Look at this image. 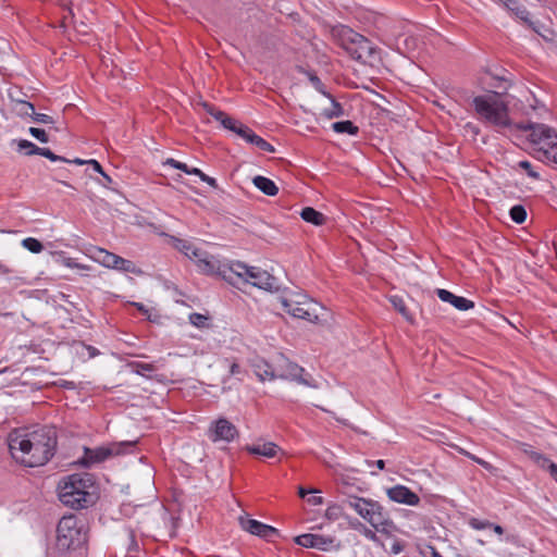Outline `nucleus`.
Returning <instances> with one entry per match:
<instances>
[{"label":"nucleus","mask_w":557,"mask_h":557,"mask_svg":"<svg viewBox=\"0 0 557 557\" xmlns=\"http://www.w3.org/2000/svg\"><path fill=\"white\" fill-rule=\"evenodd\" d=\"M12 457L25 467L35 468L46 465L55 454L58 435L52 425L38 426L35 430H13L8 437Z\"/></svg>","instance_id":"1"},{"label":"nucleus","mask_w":557,"mask_h":557,"mask_svg":"<svg viewBox=\"0 0 557 557\" xmlns=\"http://www.w3.org/2000/svg\"><path fill=\"white\" fill-rule=\"evenodd\" d=\"M98 486L90 473H73L59 484V499L72 509H84L98 500Z\"/></svg>","instance_id":"2"},{"label":"nucleus","mask_w":557,"mask_h":557,"mask_svg":"<svg viewBox=\"0 0 557 557\" xmlns=\"http://www.w3.org/2000/svg\"><path fill=\"white\" fill-rule=\"evenodd\" d=\"M219 273L225 282L238 289L247 284L267 292H276L280 288L278 280L268 271L258 267H249L242 261L225 263L219 268Z\"/></svg>","instance_id":"3"},{"label":"nucleus","mask_w":557,"mask_h":557,"mask_svg":"<svg viewBox=\"0 0 557 557\" xmlns=\"http://www.w3.org/2000/svg\"><path fill=\"white\" fill-rule=\"evenodd\" d=\"M474 111L480 120L493 125L497 132L508 129L512 132L508 104L502 99V92L491 91L472 99Z\"/></svg>","instance_id":"4"},{"label":"nucleus","mask_w":557,"mask_h":557,"mask_svg":"<svg viewBox=\"0 0 557 557\" xmlns=\"http://www.w3.org/2000/svg\"><path fill=\"white\" fill-rule=\"evenodd\" d=\"M331 35L336 42L356 61L364 62L366 59L376 54L377 49L363 35L343 24L332 26Z\"/></svg>","instance_id":"5"},{"label":"nucleus","mask_w":557,"mask_h":557,"mask_svg":"<svg viewBox=\"0 0 557 557\" xmlns=\"http://www.w3.org/2000/svg\"><path fill=\"white\" fill-rule=\"evenodd\" d=\"M87 530L85 523L75 516H64L57 528V547L60 550H79V555L86 552Z\"/></svg>","instance_id":"6"},{"label":"nucleus","mask_w":557,"mask_h":557,"mask_svg":"<svg viewBox=\"0 0 557 557\" xmlns=\"http://www.w3.org/2000/svg\"><path fill=\"white\" fill-rule=\"evenodd\" d=\"M529 133V139L533 145L540 146L544 157L557 164V133L549 126L539 123H517L512 125V132Z\"/></svg>","instance_id":"7"},{"label":"nucleus","mask_w":557,"mask_h":557,"mask_svg":"<svg viewBox=\"0 0 557 557\" xmlns=\"http://www.w3.org/2000/svg\"><path fill=\"white\" fill-rule=\"evenodd\" d=\"M135 447L136 441H123L96 448L84 447V456L79 459V463L89 468L95 463L107 460L111 456L132 454Z\"/></svg>","instance_id":"8"},{"label":"nucleus","mask_w":557,"mask_h":557,"mask_svg":"<svg viewBox=\"0 0 557 557\" xmlns=\"http://www.w3.org/2000/svg\"><path fill=\"white\" fill-rule=\"evenodd\" d=\"M275 379L296 382L311 388H319L317 381L302 367L290 361L283 354H278L275 357Z\"/></svg>","instance_id":"9"},{"label":"nucleus","mask_w":557,"mask_h":557,"mask_svg":"<svg viewBox=\"0 0 557 557\" xmlns=\"http://www.w3.org/2000/svg\"><path fill=\"white\" fill-rule=\"evenodd\" d=\"M367 506L361 518L371 524L376 531L385 533L394 528L388 511L376 500Z\"/></svg>","instance_id":"10"},{"label":"nucleus","mask_w":557,"mask_h":557,"mask_svg":"<svg viewBox=\"0 0 557 557\" xmlns=\"http://www.w3.org/2000/svg\"><path fill=\"white\" fill-rule=\"evenodd\" d=\"M212 443H231L239 436L237 428L226 418L220 417L210 423L207 432Z\"/></svg>","instance_id":"11"},{"label":"nucleus","mask_w":557,"mask_h":557,"mask_svg":"<svg viewBox=\"0 0 557 557\" xmlns=\"http://www.w3.org/2000/svg\"><path fill=\"white\" fill-rule=\"evenodd\" d=\"M295 543L306 548H315L326 552L333 547L335 539L321 534L305 533L295 537Z\"/></svg>","instance_id":"12"},{"label":"nucleus","mask_w":557,"mask_h":557,"mask_svg":"<svg viewBox=\"0 0 557 557\" xmlns=\"http://www.w3.org/2000/svg\"><path fill=\"white\" fill-rule=\"evenodd\" d=\"M239 524L245 531L249 532L250 534L260 536L265 540H270L274 535L278 534V531L274 527L262 523L255 519L239 517Z\"/></svg>","instance_id":"13"},{"label":"nucleus","mask_w":557,"mask_h":557,"mask_svg":"<svg viewBox=\"0 0 557 557\" xmlns=\"http://www.w3.org/2000/svg\"><path fill=\"white\" fill-rule=\"evenodd\" d=\"M386 494L387 497L394 503L408 506H418L420 504L419 495L411 491L409 487L401 484H397L387 488Z\"/></svg>","instance_id":"14"},{"label":"nucleus","mask_w":557,"mask_h":557,"mask_svg":"<svg viewBox=\"0 0 557 557\" xmlns=\"http://www.w3.org/2000/svg\"><path fill=\"white\" fill-rule=\"evenodd\" d=\"M201 106L206 110L207 113H209L214 120L219 121L222 126L233 133H237L238 126L242 125V122L231 117L225 112L216 109L212 104L208 102H202Z\"/></svg>","instance_id":"15"},{"label":"nucleus","mask_w":557,"mask_h":557,"mask_svg":"<svg viewBox=\"0 0 557 557\" xmlns=\"http://www.w3.org/2000/svg\"><path fill=\"white\" fill-rule=\"evenodd\" d=\"M436 295L442 301L450 304L460 311H467L474 307V302L472 300L462 296H457L444 288H437Z\"/></svg>","instance_id":"16"},{"label":"nucleus","mask_w":557,"mask_h":557,"mask_svg":"<svg viewBox=\"0 0 557 557\" xmlns=\"http://www.w3.org/2000/svg\"><path fill=\"white\" fill-rule=\"evenodd\" d=\"M282 305L285 311L294 318L304 319L307 321H313L318 319V317L310 312L309 308L306 307V304L294 302L289 299L283 298Z\"/></svg>","instance_id":"17"},{"label":"nucleus","mask_w":557,"mask_h":557,"mask_svg":"<svg viewBox=\"0 0 557 557\" xmlns=\"http://www.w3.org/2000/svg\"><path fill=\"white\" fill-rule=\"evenodd\" d=\"M246 450L251 455H258V456H262L265 458H273L277 455V453L281 450V448L272 442H265V443L247 445Z\"/></svg>","instance_id":"18"},{"label":"nucleus","mask_w":557,"mask_h":557,"mask_svg":"<svg viewBox=\"0 0 557 557\" xmlns=\"http://www.w3.org/2000/svg\"><path fill=\"white\" fill-rule=\"evenodd\" d=\"M202 255L203 256H201L200 258L195 259V263L198 267L199 271L205 274H214L215 273L219 276H221V274L219 273V268L223 267L224 264L218 265L216 261L213 259V257L205 250H202Z\"/></svg>","instance_id":"19"},{"label":"nucleus","mask_w":557,"mask_h":557,"mask_svg":"<svg viewBox=\"0 0 557 557\" xmlns=\"http://www.w3.org/2000/svg\"><path fill=\"white\" fill-rule=\"evenodd\" d=\"M498 2L517 18L521 20L525 24L530 22V12L522 5L519 0H498Z\"/></svg>","instance_id":"20"},{"label":"nucleus","mask_w":557,"mask_h":557,"mask_svg":"<svg viewBox=\"0 0 557 557\" xmlns=\"http://www.w3.org/2000/svg\"><path fill=\"white\" fill-rule=\"evenodd\" d=\"M173 245L174 247L184 253L186 257H188L190 260H194L196 258H200L202 255V249L196 247L193 243L181 239V238H173Z\"/></svg>","instance_id":"21"},{"label":"nucleus","mask_w":557,"mask_h":557,"mask_svg":"<svg viewBox=\"0 0 557 557\" xmlns=\"http://www.w3.org/2000/svg\"><path fill=\"white\" fill-rule=\"evenodd\" d=\"M530 457L540 468L547 471L549 475L557 482V465L555 462L537 451H531Z\"/></svg>","instance_id":"22"},{"label":"nucleus","mask_w":557,"mask_h":557,"mask_svg":"<svg viewBox=\"0 0 557 557\" xmlns=\"http://www.w3.org/2000/svg\"><path fill=\"white\" fill-rule=\"evenodd\" d=\"M252 183L260 191H262L267 196L273 197L276 196L278 193V187L269 177L257 175L253 177Z\"/></svg>","instance_id":"23"},{"label":"nucleus","mask_w":557,"mask_h":557,"mask_svg":"<svg viewBox=\"0 0 557 557\" xmlns=\"http://www.w3.org/2000/svg\"><path fill=\"white\" fill-rule=\"evenodd\" d=\"M300 216L305 222L311 223L315 226H321L326 221V216L322 212L315 210L312 207L302 208V210L300 211Z\"/></svg>","instance_id":"24"},{"label":"nucleus","mask_w":557,"mask_h":557,"mask_svg":"<svg viewBox=\"0 0 557 557\" xmlns=\"http://www.w3.org/2000/svg\"><path fill=\"white\" fill-rule=\"evenodd\" d=\"M374 502V499L371 498H364L359 496H348L344 504L355 510L360 517L362 516L364 509L367 506H372L371 504Z\"/></svg>","instance_id":"25"},{"label":"nucleus","mask_w":557,"mask_h":557,"mask_svg":"<svg viewBox=\"0 0 557 557\" xmlns=\"http://www.w3.org/2000/svg\"><path fill=\"white\" fill-rule=\"evenodd\" d=\"M255 373L261 381L275 380V361L273 363H269L267 361L256 363Z\"/></svg>","instance_id":"26"},{"label":"nucleus","mask_w":557,"mask_h":557,"mask_svg":"<svg viewBox=\"0 0 557 557\" xmlns=\"http://www.w3.org/2000/svg\"><path fill=\"white\" fill-rule=\"evenodd\" d=\"M120 256L110 252L103 248H98L95 259L103 267L114 269L116 267Z\"/></svg>","instance_id":"27"},{"label":"nucleus","mask_w":557,"mask_h":557,"mask_svg":"<svg viewBox=\"0 0 557 557\" xmlns=\"http://www.w3.org/2000/svg\"><path fill=\"white\" fill-rule=\"evenodd\" d=\"M127 367L131 369L133 373L141 375L146 379H151L150 373L157 370V367L153 363H146L139 361H131L127 363Z\"/></svg>","instance_id":"28"},{"label":"nucleus","mask_w":557,"mask_h":557,"mask_svg":"<svg viewBox=\"0 0 557 557\" xmlns=\"http://www.w3.org/2000/svg\"><path fill=\"white\" fill-rule=\"evenodd\" d=\"M331 101V108L324 109L322 115L327 120H333L337 117H342L345 115V110L343 106L331 95L327 97Z\"/></svg>","instance_id":"29"},{"label":"nucleus","mask_w":557,"mask_h":557,"mask_svg":"<svg viewBox=\"0 0 557 557\" xmlns=\"http://www.w3.org/2000/svg\"><path fill=\"white\" fill-rule=\"evenodd\" d=\"M332 129L335 133L348 134L351 136H356L359 133V127L349 120L334 122L332 124Z\"/></svg>","instance_id":"30"},{"label":"nucleus","mask_w":557,"mask_h":557,"mask_svg":"<svg viewBox=\"0 0 557 557\" xmlns=\"http://www.w3.org/2000/svg\"><path fill=\"white\" fill-rule=\"evenodd\" d=\"M533 32H535L539 36H541L545 41L553 42L555 41V33L550 29L545 27L540 22H533L530 20V22L527 24Z\"/></svg>","instance_id":"31"},{"label":"nucleus","mask_w":557,"mask_h":557,"mask_svg":"<svg viewBox=\"0 0 557 557\" xmlns=\"http://www.w3.org/2000/svg\"><path fill=\"white\" fill-rule=\"evenodd\" d=\"M389 301L394 309L397 310L408 322H413V318L410 314L403 297L394 295L389 297Z\"/></svg>","instance_id":"32"},{"label":"nucleus","mask_w":557,"mask_h":557,"mask_svg":"<svg viewBox=\"0 0 557 557\" xmlns=\"http://www.w3.org/2000/svg\"><path fill=\"white\" fill-rule=\"evenodd\" d=\"M17 144V151L25 156L39 154L40 147L27 139L14 140Z\"/></svg>","instance_id":"33"},{"label":"nucleus","mask_w":557,"mask_h":557,"mask_svg":"<svg viewBox=\"0 0 557 557\" xmlns=\"http://www.w3.org/2000/svg\"><path fill=\"white\" fill-rule=\"evenodd\" d=\"M114 270H119L123 273H133V274H140L141 270H139L136 264L127 259H124L122 257L119 258L116 267H114Z\"/></svg>","instance_id":"34"},{"label":"nucleus","mask_w":557,"mask_h":557,"mask_svg":"<svg viewBox=\"0 0 557 557\" xmlns=\"http://www.w3.org/2000/svg\"><path fill=\"white\" fill-rule=\"evenodd\" d=\"M509 216L515 223L522 224L527 220V210L522 205H515L510 208Z\"/></svg>","instance_id":"35"},{"label":"nucleus","mask_w":557,"mask_h":557,"mask_svg":"<svg viewBox=\"0 0 557 557\" xmlns=\"http://www.w3.org/2000/svg\"><path fill=\"white\" fill-rule=\"evenodd\" d=\"M55 261L71 269H87V267L77 263L74 259L66 257L63 252H54Z\"/></svg>","instance_id":"36"},{"label":"nucleus","mask_w":557,"mask_h":557,"mask_svg":"<svg viewBox=\"0 0 557 557\" xmlns=\"http://www.w3.org/2000/svg\"><path fill=\"white\" fill-rule=\"evenodd\" d=\"M22 246L33 253H39L44 250L42 243L34 237L24 238L22 240Z\"/></svg>","instance_id":"37"},{"label":"nucleus","mask_w":557,"mask_h":557,"mask_svg":"<svg viewBox=\"0 0 557 557\" xmlns=\"http://www.w3.org/2000/svg\"><path fill=\"white\" fill-rule=\"evenodd\" d=\"M18 114L23 117H30L35 114V107L32 102L25 100H17Z\"/></svg>","instance_id":"38"},{"label":"nucleus","mask_w":557,"mask_h":557,"mask_svg":"<svg viewBox=\"0 0 557 557\" xmlns=\"http://www.w3.org/2000/svg\"><path fill=\"white\" fill-rule=\"evenodd\" d=\"M239 137H242L245 141L248 144H252L253 139L256 138L257 134L247 125L243 124L238 126V131L236 133Z\"/></svg>","instance_id":"39"},{"label":"nucleus","mask_w":557,"mask_h":557,"mask_svg":"<svg viewBox=\"0 0 557 557\" xmlns=\"http://www.w3.org/2000/svg\"><path fill=\"white\" fill-rule=\"evenodd\" d=\"M189 175H196L198 176L202 182L207 183L208 185H210L211 187L213 188H218V182L214 177H211L209 175H207L206 173H203L200 169L198 168H191L190 170V174Z\"/></svg>","instance_id":"40"},{"label":"nucleus","mask_w":557,"mask_h":557,"mask_svg":"<svg viewBox=\"0 0 557 557\" xmlns=\"http://www.w3.org/2000/svg\"><path fill=\"white\" fill-rule=\"evenodd\" d=\"M308 77L315 90H318L324 97H331V94L325 90V86L322 81L314 73H308Z\"/></svg>","instance_id":"41"},{"label":"nucleus","mask_w":557,"mask_h":557,"mask_svg":"<svg viewBox=\"0 0 557 557\" xmlns=\"http://www.w3.org/2000/svg\"><path fill=\"white\" fill-rule=\"evenodd\" d=\"M251 145L256 146L261 151H265V152H274L275 151L274 147L270 143L264 140L262 137H260L259 135L256 136V138L253 139Z\"/></svg>","instance_id":"42"},{"label":"nucleus","mask_w":557,"mask_h":557,"mask_svg":"<svg viewBox=\"0 0 557 557\" xmlns=\"http://www.w3.org/2000/svg\"><path fill=\"white\" fill-rule=\"evenodd\" d=\"M207 321H208V317H206V315H203L201 313L193 312V313L189 314V322L194 326L203 327V326H206Z\"/></svg>","instance_id":"43"},{"label":"nucleus","mask_w":557,"mask_h":557,"mask_svg":"<svg viewBox=\"0 0 557 557\" xmlns=\"http://www.w3.org/2000/svg\"><path fill=\"white\" fill-rule=\"evenodd\" d=\"M518 168L524 170L527 172V174L534 178V180H539L540 178V174L533 170V165L531 164L530 161L528 160H521L518 162Z\"/></svg>","instance_id":"44"},{"label":"nucleus","mask_w":557,"mask_h":557,"mask_svg":"<svg viewBox=\"0 0 557 557\" xmlns=\"http://www.w3.org/2000/svg\"><path fill=\"white\" fill-rule=\"evenodd\" d=\"M165 165H171L172 168L174 169H177V170H181L182 172L186 173V174H190V170L191 168H189L186 163L184 162H181V161H177L173 158H169L165 163Z\"/></svg>","instance_id":"45"},{"label":"nucleus","mask_w":557,"mask_h":557,"mask_svg":"<svg viewBox=\"0 0 557 557\" xmlns=\"http://www.w3.org/2000/svg\"><path fill=\"white\" fill-rule=\"evenodd\" d=\"M29 134L36 138L37 140H39L40 143H48L49 141V137L46 133L45 129L42 128H38V127H29L28 129Z\"/></svg>","instance_id":"46"},{"label":"nucleus","mask_w":557,"mask_h":557,"mask_svg":"<svg viewBox=\"0 0 557 557\" xmlns=\"http://www.w3.org/2000/svg\"><path fill=\"white\" fill-rule=\"evenodd\" d=\"M468 523L474 530H485L493 525L492 522L487 520H480L478 518H471Z\"/></svg>","instance_id":"47"},{"label":"nucleus","mask_w":557,"mask_h":557,"mask_svg":"<svg viewBox=\"0 0 557 557\" xmlns=\"http://www.w3.org/2000/svg\"><path fill=\"white\" fill-rule=\"evenodd\" d=\"M39 156H42L47 159H49L52 162L57 161H67L66 158L55 154L51 149L49 148H40Z\"/></svg>","instance_id":"48"},{"label":"nucleus","mask_w":557,"mask_h":557,"mask_svg":"<svg viewBox=\"0 0 557 557\" xmlns=\"http://www.w3.org/2000/svg\"><path fill=\"white\" fill-rule=\"evenodd\" d=\"M127 536H128L127 552L128 553L137 552L139 549V545L136 540L135 532L131 528L127 529Z\"/></svg>","instance_id":"49"},{"label":"nucleus","mask_w":557,"mask_h":557,"mask_svg":"<svg viewBox=\"0 0 557 557\" xmlns=\"http://www.w3.org/2000/svg\"><path fill=\"white\" fill-rule=\"evenodd\" d=\"M341 515H342V508L337 505L327 507V509L325 511V517L329 520H337Z\"/></svg>","instance_id":"50"},{"label":"nucleus","mask_w":557,"mask_h":557,"mask_svg":"<svg viewBox=\"0 0 557 557\" xmlns=\"http://www.w3.org/2000/svg\"><path fill=\"white\" fill-rule=\"evenodd\" d=\"M32 120L36 123H40V124H52L54 123V120L52 116L48 115V114H45V113H37L35 111V114L32 115Z\"/></svg>","instance_id":"51"},{"label":"nucleus","mask_w":557,"mask_h":557,"mask_svg":"<svg viewBox=\"0 0 557 557\" xmlns=\"http://www.w3.org/2000/svg\"><path fill=\"white\" fill-rule=\"evenodd\" d=\"M101 176L103 177V182H99L100 185H102L106 188H109V189H112V190H116L115 187L111 186L113 184V180H112L111 176H109L106 172H103L101 174Z\"/></svg>","instance_id":"52"},{"label":"nucleus","mask_w":557,"mask_h":557,"mask_svg":"<svg viewBox=\"0 0 557 557\" xmlns=\"http://www.w3.org/2000/svg\"><path fill=\"white\" fill-rule=\"evenodd\" d=\"M495 79L497 81L496 84H493L495 88L502 89L503 92H505L508 89L507 79L504 77L495 76Z\"/></svg>","instance_id":"53"},{"label":"nucleus","mask_w":557,"mask_h":557,"mask_svg":"<svg viewBox=\"0 0 557 557\" xmlns=\"http://www.w3.org/2000/svg\"><path fill=\"white\" fill-rule=\"evenodd\" d=\"M86 164L90 165L92 170L99 173L100 175L104 172L102 165L95 159L86 161Z\"/></svg>","instance_id":"54"},{"label":"nucleus","mask_w":557,"mask_h":557,"mask_svg":"<svg viewBox=\"0 0 557 557\" xmlns=\"http://www.w3.org/2000/svg\"><path fill=\"white\" fill-rule=\"evenodd\" d=\"M242 373V368L238 363L236 362H233L231 366H230V374L231 375H238Z\"/></svg>","instance_id":"55"},{"label":"nucleus","mask_w":557,"mask_h":557,"mask_svg":"<svg viewBox=\"0 0 557 557\" xmlns=\"http://www.w3.org/2000/svg\"><path fill=\"white\" fill-rule=\"evenodd\" d=\"M403 544L400 542H395L393 545H392V553L393 554H399L400 552H403Z\"/></svg>","instance_id":"56"},{"label":"nucleus","mask_w":557,"mask_h":557,"mask_svg":"<svg viewBox=\"0 0 557 557\" xmlns=\"http://www.w3.org/2000/svg\"><path fill=\"white\" fill-rule=\"evenodd\" d=\"M60 386L64 387V388H67V389H74L75 388V383L72 382V381L63 380V381H61Z\"/></svg>","instance_id":"57"},{"label":"nucleus","mask_w":557,"mask_h":557,"mask_svg":"<svg viewBox=\"0 0 557 557\" xmlns=\"http://www.w3.org/2000/svg\"><path fill=\"white\" fill-rule=\"evenodd\" d=\"M308 502L311 504V505H320L322 504L323 502V498L321 496H312L308 499Z\"/></svg>","instance_id":"58"},{"label":"nucleus","mask_w":557,"mask_h":557,"mask_svg":"<svg viewBox=\"0 0 557 557\" xmlns=\"http://www.w3.org/2000/svg\"><path fill=\"white\" fill-rule=\"evenodd\" d=\"M480 466L490 472L495 470V468L490 462L485 461L484 459L481 460Z\"/></svg>","instance_id":"59"},{"label":"nucleus","mask_w":557,"mask_h":557,"mask_svg":"<svg viewBox=\"0 0 557 557\" xmlns=\"http://www.w3.org/2000/svg\"><path fill=\"white\" fill-rule=\"evenodd\" d=\"M12 270L0 261V274H10Z\"/></svg>","instance_id":"60"},{"label":"nucleus","mask_w":557,"mask_h":557,"mask_svg":"<svg viewBox=\"0 0 557 557\" xmlns=\"http://www.w3.org/2000/svg\"><path fill=\"white\" fill-rule=\"evenodd\" d=\"M86 348L88 350L89 357L94 358L99 355V350L97 348L92 346H87Z\"/></svg>","instance_id":"61"},{"label":"nucleus","mask_w":557,"mask_h":557,"mask_svg":"<svg viewBox=\"0 0 557 557\" xmlns=\"http://www.w3.org/2000/svg\"><path fill=\"white\" fill-rule=\"evenodd\" d=\"M133 305L144 314L148 313V309L140 302H133Z\"/></svg>","instance_id":"62"},{"label":"nucleus","mask_w":557,"mask_h":557,"mask_svg":"<svg viewBox=\"0 0 557 557\" xmlns=\"http://www.w3.org/2000/svg\"><path fill=\"white\" fill-rule=\"evenodd\" d=\"M469 459H471L472 461H474L475 463L480 465L482 458L473 455V454H470V453H466L465 454Z\"/></svg>","instance_id":"63"},{"label":"nucleus","mask_w":557,"mask_h":557,"mask_svg":"<svg viewBox=\"0 0 557 557\" xmlns=\"http://www.w3.org/2000/svg\"><path fill=\"white\" fill-rule=\"evenodd\" d=\"M429 549L431 552V557H443L437 550L435 547L433 546H429Z\"/></svg>","instance_id":"64"}]
</instances>
